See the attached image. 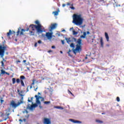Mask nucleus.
I'll return each mask as SVG.
<instances>
[{"label":"nucleus","instance_id":"obj_11","mask_svg":"<svg viewBox=\"0 0 124 124\" xmlns=\"http://www.w3.org/2000/svg\"><path fill=\"white\" fill-rule=\"evenodd\" d=\"M57 26L58 24L57 23L51 24V26H50V31H53V30H55V29H56Z\"/></svg>","mask_w":124,"mask_h":124},{"label":"nucleus","instance_id":"obj_64","mask_svg":"<svg viewBox=\"0 0 124 124\" xmlns=\"http://www.w3.org/2000/svg\"><path fill=\"white\" fill-rule=\"evenodd\" d=\"M38 94H40V93L39 92V93H38Z\"/></svg>","mask_w":124,"mask_h":124},{"label":"nucleus","instance_id":"obj_44","mask_svg":"<svg viewBox=\"0 0 124 124\" xmlns=\"http://www.w3.org/2000/svg\"><path fill=\"white\" fill-rule=\"evenodd\" d=\"M67 5H71L70 3H69V2L67 3ZM71 6H73V4H72Z\"/></svg>","mask_w":124,"mask_h":124},{"label":"nucleus","instance_id":"obj_2","mask_svg":"<svg viewBox=\"0 0 124 124\" xmlns=\"http://www.w3.org/2000/svg\"><path fill=\"white\" fill-rule=\"evenodd\" d=\"M77 44L76 45V47L75 49H73V52L76 55L77 53H80L82 51V40L81 39H78L76 41Z\"/></svg>","mask_w":124,"mask_h":124},{"label":"nucleus","instance_id":"obj_32","mask_svg":"<svg viewBox=\"0 0 124 124\" xmlns=\"http://www.w3.org/2000/svg\"><path fill=\"white\" fill-rule=\"evenodd\" d=\"M75 45L74 43H71L70 44V47H71L72 48H74Z\"/></svg>","mask_w":124,"mask_h":124},{"label":"nucleus","instance_id":"obj_40","mask_svg":"<svg viewBox=\"0 0 124 124\" xmlns=\"http://www.w3.org/2000/svg\"><path fill=\"white\" fill-rule=\"evenodd\" d=\"M33 99V97H31V100L30 99L28 100V102H31V100Z\"/></svg>","mask_w":124,"mask_h":124},{"label":"nucleus","instance_id":"obj_10","mask_svg":"<svg viewBox=\"0 0 124 124\" xmlns=\"http://www.w3.org/2000/svg\"><path fill=\"white\" fill-rule=\"evenodd\" d=\"M38 105L37 104H34L31 106H30V104H28L27 107V109H30V110H32L33 108H35V107H37Z\"/></svg>","mask_w":124,"mask_h":124},{"label":"nucleus","instance_id":"obj_9","mask_svg":"<svg viewBox=\"0 0 124 124\" xmlns=\"http://www.w3.org/2000/svg\"><path fill=\"white\" fill-rule=\"evenodd\" d=\"M52 35L53 33L52 32H47L46 33V36L49 40H50V39H52V37H53Z\"/></svg>","mask_w":124,"mask_h":124},{"label":"nucleus","instance_id":"obj_55","mask_svg":"<svg viewBox=\"0 0 124 124\" xmlns=\"http://www.w3.org/2000/svg\"><path fill=\"white\" fill-rule=\"evenodd\" d=\"M0 101H1V103H2V102H3V101H4L3 100H1Z\"/></svg>","mask_w":124,"mask_h":124},{"label":"nucleus","instance_id":"obj_37","mask_svg":"<svg viewBox=\"0 0 124 124\" xmlns=\"http://www.w3.org/2000/svg\"><path fill=\"white\" fill-rule=\"evenodd\" d=\"M116 100H117V101L118 102H120V97H117V98H116Z\"/></svg>","mask_w":124,"mask_h":124},{"label":"nucleus","instance_id":"obj_58","mask_svg":"<svg viewBox=\"0 0 124 124\" xmlns=\"http://www.w3.org/2000/svg\"><path fill=\"white\" fill-rule=\"evenodd\" d=\"M29 88V87H28L27 88V92H29V88Z\"/></svg>","mask_w":124,"mask_h":124},{"label":"nucleus","instance_id":"obj_62","mask_svg":"<svg viewBox=\"0 0 124 124\" xmlns=\"http://www.w3.org/2000/svg\"><path fill=\"white\" fill-rule=\"evenodd\" d=\"M3 61H4V62H6V61L4 60V58H3Z\"/></svg>","mask_w":124,"mask_h":124},{"label":"nucleus","instance_id":"obj_53","mask_svg":"<svg viewBox=\"0 0 124 124\" xmlns=\"http://www.w3.org/2000/svg\"><path fill=\"white\" fill-rule=\"evenodd\" d=\"M42 36L43 37H44V36H45V35L44 34H42Z\"/></svg>","mask_w":124,"mask_h":124},{"label":"nucleus","instance_id":"obj_60","mask_svg":"<svg viewBox=\"0 0 124 124\" xmlns=\"http://www.w3.org/2000/svg\"><path fill=\"white\" fill-rule=\"evenodd\" d=\"M85 60H87V59H88V57H86L85 58Z\"/></svg>","mask_w":124,"mask_h":124},{"label":"nucleus","instance_id":"obj_52","mask_svg":"<svg viewBox=\"0 0 124 124\" xmlns=\"http://www.w3.org/2000/svg\"><path fill=\"white\" fill-rule=\"evenodd\" d=\"M37 89H38V87L34 89V91H35V92H36V91L37 90Z\"/></svg>","mask_w":124,"mask_h":124},{"label":"nucleus","instance_id":"obj_42","mask_svg":"<svg viewBox=\"0 0 124 124\" xmlns=\"http://www.w3.org/2000/svg\"><path fill=\"white\" fill-rule=\"evenodd\" d=\"M38 43L39 44H41V43H42V41L41 40H39V41H38Z\"/></svg>","mask_w":124,"mask_h":124},{"label":"nucleus","instance_id":"obj_47","mask_svg":"<svg viewBox=\"0 0 124 124\" xmlns=\"http://www.w3.org/2000/svg\"><path fill=\"white\" fill-rule=\"evenodd\" d=\"M34 46L35 47H37V43H35L34 44Z\"/></svg>","mask_w":124,"mask_h":124},{"label":"nucleus","instance_id":"obj_46","mask_svg":"<svg viewBox=\"0 0 124 124\" xmlns=\"http://www.w3.org/2000/svg\"><path fill=\"white\" fill-rule=\"evenodd\" d=\"M62 44L63 45L64 44V40L61 41Z\"/></svg>","mask_w":124,"mask_h":124},{"label":"nucleus","instance_id":"obj_43","mask_svg":"<svg viewBox=\"0 0 124 124\" xmlns=\"http://www.w3.org/2000/svg\"><path fill=\"white\" fill-rule=\"evenodd\" d=\"M70 8H71V9H72L73 10H74V9H75V8L73 6L70 7Z\"/></svg>","mask_w":124,"mask_h":124},{"label":"nucleus","instance_id":"obj_41","mask_svg":"<svg viewBox=\"0 0 124 124\" xmlns=\"http://www.w3.org/2000/svg\"><path fill=\"white\" fill-rule=\"evenodd\" d=\"M1 66H4V63L3 62V61H1Z\"/></svg>","mask_w":124,"mask_h":124},{"label":"nucleus","instance_id":"obj_3","mask_svg":"<svg viewBox=\"0 0 124 124\" xmlns=\"http://www.w3.org/2000/svg\"><path fill=\"white\" fill-rule=\"evenodd\" d=\"M29 28L31 29V31H35L36 29L38 33H42V32H42L39 29V26H36L34 24H31L30 25Z\"/></svg>","mask_w":124,"mask_h":124},{"label":"nucleus","instance_id":"obj_38","mask_svg":"<svg viewBox=\"0 0 124 124\" xmlns=\"http://www.w3.org/2000/svg\"><path fill=\"white\" fill-rule=\"evenodd\" d=\"M98 2H104V0H97Z\"/></svg>","mask_w":124,"mask_h":124},{"label":"nucleus","instance_id":"obj_19","mask_svg":"<svg viewBox=\"0 0 124 124\" xmlns=\"http://www.w3.org/2000/svg\"><path fill=\"white\" fill-rule=\"evenodd\" d=\"M105 37L107 39V41H109V36L108 35V33L107 32L105 33Z\"/></svg>","mask_w":124,"mask_h":124},{"label":"nucleus","instance_id":"obj_45","mask_svg":"<svg viewBox=\"0 0 124 124\" xmlns=\"http://www.w3.org/2000/svg\"><path fill=\"white\" fill-rule=\"evenodd\" d=\"M16 62L17 64H18V63H19V62H21V61L20 60H17L16 61Z\"/></svg>","mask_w":124,"mask_h":124},{"label":"nucleus","instance_id":"obj_1","mask_svg":"<svg viewBox=\"0 0 124 124\" xmlns=\"http://www.w3.org/2000/svg\"><path fill=\"white\" fill-rule=\"evenodd\" d=\"M84 19L82 17V15L74 14L73 15V23L77 26H81L83 24Z\"/></svg>","mask_w":124,"mask_h":124},{"label":"nucleus","instance_id":"obj_56","mask_svg":"<svg viewBox=\"0 0 124 124\" xmlns=\"http://www.w3.org/2000/svg\"><path fill=\"white\" fill-rule=\"evenodd\" d=\"M23 62H27V60H23Z\"/></svg>","mask_w":124,"mask_h":124},{"label":"nucleus","instance_id":"obj_18","mask_svg":"<svg viewBox=\"0 0 124 124\" xmlns=\"http://www.w3.org/2000/svg\"><path fill=\"white\" fill-rule=\"evenodd\" d=\"M86 35H87V32H83V35H82L80 36V38H85Z\"/></svg>","mask_w":124,"mask_h":124},{"label":"nucleus","instance_id":"obj_35","mask_svg":"<svg viewBox=\"0 0 124 124\" xmlns=\"http://www.w3.org/2000/svg\"><path fill=\"white\" fill-rule=\"evenodd\" d=\"M30 34L31 35H34V32H33L32 31H30Z\"/></svg>","mask_w":124,"mask_h":124},{"label":"nucleus","instance_id":"obj_61","mask_svg":"<svg viewBox=\"0 0 124 124\" xmlns=\"http://www.w3.org/2000/svg\"><path fill=\"white\" fill-rule=\"evenodd\" d=\"M105 113H104V112L102 113V115H105Z\"/></svg>","mask_w":124,"mask_h":124},{"label":"nucleus","instance_id":"obj_57","mask_svg":"<svg viewBox=\"0 0 124 124\" xmlns=\"http://www.w3.org/2000/svg\"><path fill=\"white\" fill-rule=\"evenodd\" d=\"M87 34H90V31H88L87 32Z\"/></svg>","mask_w":124,"mask_h":124},{"label":"nucleus","instance_id":"obj_29","mask_svg":"<svg viewBox=\"0 0 124 124\" xmlns=\"http://www.w3.org/2000/svg\"><path fill=\"white\" fill-rule=\"evenodd\" d=\"M39 98H42L43 100H44V99L42 97L39 96L38 98H36V101L39 100Z\"/></svg>","mask_w":124,"mask_h":124},{"label":"nucleus","instance_id":"obj_20","mask_svg":"<svg viewBox=\"0 0 124 124\" xmlns=\"http://www.w3.org/2000/svg\"><path fill=\"white\" fill-rule=\"evenodd\" d=\"M59 12H60V10H58L57 11L53 12V14H54L55 16H57L59 15Z\"/></svg>","mask_w":124,"mask_h":124},{"label":"nucleus","instance_id":"obj_8","mask_svg":"<svg viewBox=\"0 0 124 124\" xmlns=\"http://www.w3.org/2000/svg\"><path fill=\"white\" fill-rule=\"evenodd\" d=\"M72 40L71 41V38H65V40L67 42V43H68L69 44L70 42H73L74 41L75 42H76L77 39L76 38L74 37L72 38Z\"/></svg>","mask_w":124,"mask_h":124},{"label":"nucleus","instance_id":"obj_14","mask_svg":"<svg viewBox=\"0 0 124 124\" xmlns=\"http://www.w3.org/2000/svg\"><path fill=\"white\" fill-rule=\"evenodd\" d=\"M30 31V28H27L26 30L22 29L20 31V35H24V32L25 31Z\"/></svg>","mask_w":124,"mask_h":124},{"label":"nucleus","instance_id":"obj_25","mask_svg":"<svg viewBox=\"0 0 124 124\" xmlns=\"http://www.w3.org/2000/svg\"><path fill=\"white\" fill-rule=\"evenodd\" d=\"M54 108H56V109H63V108L62 107H60V106H56V107H54Z\"/></svg>","mask_w":124,"mask_h":124},{"label":"nucleus","instance_id":"obj_54","mask_svg":"<svg viewBox=\"0 0 124 124\" xmlns=\"http://www.w3.org/2000/svg\"><path fill=\"white\" fill-rule=\"evenodd\" d=\"M35 97L36 98H37L38 97V96H37V95H35Z\"/></svg>","mask_w":124,"mask_h":124},{"label":"nucleus","instance_id":"obj_23","mask_svg":"<svg viewBox=\"0 0 124 124\" xmlns=\"http://www.w3.org/2000/svg\"><path fill=\"white\" fill-rule=\"evenodd\" d=\"M35 82V79H33L32 80V83H31V85L30 86V89H31L32 88V85H34Z\"/></svg>","mask_w":124,"mask_h":124},{"label":"nucleus","instance_id":"obj_49","mask_svg":"<svg viewBox=\"0 0 124 124\" xmlns=\"http://www.w3.org/2000/svg\"><path fill=\"white\" fill-rule=\"evenodd\" d=\"M5 74H6V75H10V74L9 73L6 72L5 73Z\"/></svg>","mask_w":124,"mask_h":124},{"label":"nucleus","instance_id":"obj_50","mask_svg":"<svg viewBox=\"0 0 124 124\" xmlns=\"http://www.w3.org/2000/svg\"><path fill=\"white\" fill-rule=\"evenodd\" d=\"M53 52V51L50 50H48V53H52Z\"/></svg>","mask_w":124,"mask_h":124},{"label":"nucleus","instance_id":"obj_26","mask_svg":"<svg viewBox=\"0 0 124 124\" xmlns=\"http://www.w3.org/2000/svg\"><path fill=\"white\" fill-rule=\"evenodd\" d=\"M12 82H13V84H15V83H16V78H12Z\"/></svg>","mask_w":124,"mask_h":124},{"label":"nucleus","instance_id":"obj_59","mask_svg":"<svg viewBox=\"0 0 124 124\" xmlns=\"http://www.w3.org/2000/svg\"><path fill=\"white\" fill-rule=\"evenodd\" d=\"M39 107H40V108L41 109H42V106H40Z\"/></svg>","mask_w":124,"mask_h":124},{"label":"nucleus","instance_id":"obj_24","mask_svg":"<svg viewBox=\"0 0 124 124\" xmlns=\"http://www.w3.org/2000/svg\"><path fill=\"white\" fill-rule=\"evenodd\" d=\"M21 85L22 87H25V83H24V81L23 80H20Z\"/></svg>","mask_w":124,"mask_h":124},{"label":"nucleus","instance_id":"obj_31","mask_svg":"<svg viewBox=\"0 0 124 124\" xmlns=\"http://www.w3.org/2000/svg\"><path fill=\"white\" fill-rule=\"evenodd\" d=\"M37 104H39V105H41V103L40 102V101L38 100L36 101Z\"/></svg>","mask_w":124,"mask_h":124},{"label":"nucleus","instance_id":"obj_48","mask_svg":"<svg viewBox=\"0 0 124 124\" xmlns=\"http://www.w3.org/2000/svg\"><path fill=\"white\" fill-rule=\"evenodd\" d=\"M51 48H52V49H55L56 46H52Z\"/></svg>","mask_w":124,"mask_h":124},{"label":"nucleus","instance_id":"obj_6","mask_svg":"<svg viewBox=\"0 0 124 124\" xmlns=\"http://www.w3.org/2000/svg\"><path fill=\"white\" fill-rule=\"evenodd\" d=\"M35 24H36V25H37L36 26H39V29L41 30V31L42 32H43V31H44V30H45L44 28H43V26L40 24L39 21L36 20L35 21Z\"/></svg>","mask_w":124,"mask_h":124},{"label":"nucleus","instance_id":"obj_17","mask_svg":"<svg viewBox=\"0 0 124 124\" xmlns=\"http://www.w3.org/2000/svg\"><path fill=\"white\" fill-rule=\"evenodd\" d=\"M19 94L20 96H21V100L19 101H22V103H24V95L22 94H21V93H19Z\"/></svg>","mask_w":124,"mask_h":124},{"label":"nucleus","instance_id":"obj_51","mask_svg":"<svg viewBox=\"0 0 124 124\" xmlns=\"http://www.w3.org/2000/svg\"><path fill=\"white\" fill-rule=\"evenodd\" d=\"M65 4H63L62 5V7H64V6H65Z\"/></svg>","mask_w":124,"mask_h":124},{"label":"nucleus","instance_id":"obj_30","mask_svg":"<svg viewBox=\"0 0 124 124\" xmlns=\"http://www.w3.org/2000/svg\"><path fill=\"white\" fill-rule=\"evenodd\" d=\"M5 71L3 70V69L1 70V74H5Z\"/></svg>","mask_w":124,"mask_h":124},{"label":"nucleus","instance_id":"obj_34","mask_svg":"<svg viewBox=\"0 0 124 124\" xmlns=\"http://www.w3.org/2000/svg\"><path fill=\"white\" fill-rule=\"evenodd\" d=\"M45 104H50V103H51V102L50 101H45L44 102Z\"/></svg>","mask_w":124,"mask_h":124},{"label":"nucleus","instance_id":"obj_21","mask_svg":"<svg viewBox=\"0 0 124 124\" xmlns=\"http://www.w3.org/2000/svg\"><path fill=\"white\" fill-rule=\"evenodd\" d=\"M100 42L101 47H103L104 43H103V39L102 38V37H101Z\"/></svg>","mask_w":124,"mask_h":124},{"label":"nucleus","instance_id":"obj_15","mask_svg":"<svg viewBox=\"0 0 124 124\" xmlns=\"http://www.w3.org/2000/svg\"><path fill=\"white\" fill-rule=\"evenodd\" d=\"M71 30H73V35H77V34H78V32L75 31V30H74V28L73 27H72L70 29V31H71Z\"/></svg>","mask_w":124,"mask_h":124},{"label":"nucleus","instance_id":"obj_7","mask_svg":"<svg viewBox=\"0 0 124 124\" xmlns=\"http://www.w3.org/2000/svg\"><path fill=\"white\" fill-rule=\"evenodd\" d=\"M117 7H118V9L119 11L120 12H124V4L121 5H116Z\"/></svg>","mask_w":124,"mask_h":124},{"label":"nucleus","instance_id":"obj_12","mask_svg":"<svg viewBox=\"0 0 124 124\" xmlns=\"http://www.w3.org/2000/svg\"><path fill=\"white\" fill-rule=\"evenodd\" d=\"M69 121H70V122H72L73 124H82V122L72 119H70Z\"/></svg>","mask_w":124,"mask_h":124},{"label":"nucleus","instance_id":"obj_39","mask_svg":"<svg viewBox=\"0 0 124 124\" xmlns=\"http://www.w3.org/2000/svg\"><path fill=\"white\" fill-rule=\"evenodd\" d=\"M19 33H20V29H18V30L17 31L16 35H19Z\"/></svg>","mask_w":124,"mask_h":124},{"label":"nucleus","instance_id":"obj_63","mask_svg":"<svg viewBox=\"0 0 124 124\" xmlns=\"http://www.w3.org/2000/svg\"><path fill=\"white\" fill-rule=\"evenodd\" d=\"M60 53H61V54H62V51H61Z\"/></svg>","mask_w":124,"mask_h":124},{"label":"nucleus","instance_id":"obj_36","mask_svg":"<svg viewBox=\"0 0 124 124\" xmlns=\"http://www.w3.org/2000/svg\"><path fill=\"white\" fill-rule=\"evenodd\" d=\"M68 92L69 93H70V94H71V95H72L73 96H74V94H73V93H71V91L68 90Z\"/></svg>","mask_w":124,"mask_h":124},{"label":"nucleus","instance_id":"obj_33","mask_svg":"<svg viewBox=\"0 0 124 124\" xmlns=\"http://www.w3.org/2000/svg\"><path fill=\"white\" fill-rule=\"evenodd\" d=\"M16 82L17 84H19V83H20V79L17 78L16 79Z\"/></svg>","mask_w":124,"mask_h":124},{"label":"nucleus","instance_id":"obj_5","mask_svg":"<svg viewBox=\"0 0 124 124\" xmlns=\"http://www.w3.org/2000/svg\"><path fill=\"white\" fill-rule=\"evenodd\" d=\"M6 49V46H2V45H0V56L1 58H3L4 56V52Z\"/></svg>","mask_w":124,"mask_h":124},{"label":"nucleus","instance_id":"obj_13","mask_svg":"<svg viewBox=\"0 0 124 124\" xmlns=\"http://www.w3.org/2000/svg\"><path fill=\"white\" fill-rule=\"evenodd\" d=\"M44 124H51V120L48 118H45L44 120Z\"/></svg>","mask_w":124,"mask_h":124},{"label":"nucleus","instance_id":"obj_27","mask_svg":"<svg viewBox=\"0 0 124 124\" xmlns=\"http://www.w3.org/2000/svg\"><path fill=\"white\" fill-rule=\"evenodd\" d=\"M70 52H71V50L70 49L69 50L68 52H67V53L68 54L69 56L70 57H73V55H71L70 54Z\"/></svg>","mask_w":124,"mask_h":124},{"label":"nucleus","instance_id":"obj_28","mask_svg":"<svg viewBox=\"0 0 124 124\" xmlns=\"http://www.w3.org/2000/svg\"><path fill=\"white\" fill-rule=\"evenodd\" d=\"M20 78L21 80H25V79H26V77H25L24 76H21Z\"/></svg>","mask_w":124,"mask_h":124},{"label":"nucleus","instance_id":"obj_4","mask_svg":"<svg viewBox=\"0 0 124 124\" xmlns=\"http://www.w3.org/2000/svg\"><path fill=\"white\" fill-rule=\"evenodd\" d=\"M23 104L22 101H18L17 104L15 103V101L14 100H12L11 102V105L12 106L13 108H16L18 107L19 105H21V104Z\"/></svg>","mask_w":124,"mask_h":124},{"label":"nucleus","instance_id":"obj_22","mask_svg":"<svg viewBox=\"0 0 124 124\" xmlns=\"http://www.w3.org/2000/svg\"><path fill=\"white\" fill-rule=\"evenodd\" d=\"M96 123H98V124H103V121L99 120H96Z\"/></svg>","mask_w":124,"mask_h":124},{"label":"nucleus","instance_id":"obj_16","mask_svg":"<svg viewBox=\"0 0 124 124\" xmlns=\"http://www.w3.org/2000/svg\"><path fill=\"white\" fill-rule=\"evenodd\" d=\"M10 34H12V31L11 30H9V32L7 33V36L9 38H10Z\"/></svg>","mask_w":124,"mask_h":124}]
</instances>
